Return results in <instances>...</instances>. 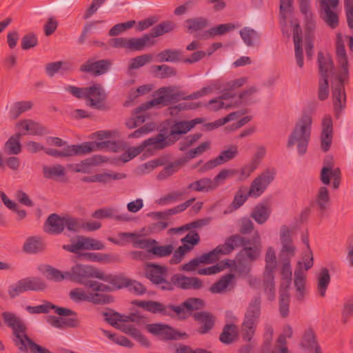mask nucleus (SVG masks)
I'll list each match as a JSON object with an SVG mask.
<instances>
[{"mask_svg":"<svg viewBox=\"0 0 353 353\" xmlns=\"http://www.w3.org/2000/svg\"><path fill=\"white\" fill-rule=\"evenodd\" d=\"M163 137L161 134H157L155 137H150L142 142V143L136 147L129 148L127 150L130 154L132 159L141 154L146 147L152 145L154 150H163L165 148V143Z\"/></svg>","mask_w":353,"mask_h":353,"instance_id":"nucleus-19","label":"nucleus"},{"mask_svg":"<svg viewBox=\"0 0 353 353\" xmlns=\"http://www.w3.org/2000/svg\"><path fill=\"white\" fill-rule=\"evenodd\" d=\"M185 163V160L179 159L165 166L157 175L159 180H163L179 171V168Z\"/></svg>","mask_w":353,"mask_h":353,"instance_id":"nucleus-46","label":"nucleus"},{"mask_svg":"<svg viewBox=\"0 0 353 353\" xmlns=\"http://www.w3.org/2000/svg\"><path fill=\"white\" fill-rule=\"evenodd\" d=\"M317 61L321 77L328 79V72L334 68L332 59L330 57L325 58L322 52H319Z\"/></svg>","mask_w":353,"mask_h":353,"instance_id":"nucleus-47","label":"nucleus"},{"mask_svg":"<svg viewBox=\"0 0 353 353\" xmlns=\"http://www.w3.org/2000/svg\"><path fill=\"white\" fill-rule=\"evenodd\" d=\"M105 157L101 155H94L92 157L86 158L80 163L71 165L73 167L72 171L74 172L89 173L92 166L99 165L105 162Z\"/></svg>","mask_w":353,"mask_h":353,"instance_id":"nucleus-27","label":"nucleus"},{"mask_svg":"<svg viewBox=\"0 0 353 353\" xmlns=\"http://www.w3.org/2000/svg\"><path fill=\"white\" fill-rule=\"evenodd\" d=\"M101 272V270L92 265L76 264L66 274L68 276V281L83 285L88 279H100Z\"/></svg>","mask_w":353,"mask_h":353,"instance_id":"nucleus-9","label":"nucleus"},{"mask_svg":"<svg viewBox=\"0 0 353 353\" xmlns=\"http://www.w3.org/2000/svg\"><path fill=\"white\" fill-rule=\"evenodd\" d=\"M1 317L5 324L12 328L14 345L21 352H26L29 347L33 352L43 353V347L34 343L27 334V327L23 321L14 313L11 312H3Z\"/></svg>","mask_w":353,"mask_h":353,"instance_id":"nucleus-2","label":"nucleus"},{"mask_svg":"<svg viewBox=\"0 0 353 353\" xmlns=\"http://www.w3.org/2000/svg\"><path fill=\"white\" fill-rule=\"evenodd\" d=\"M263 286L268 299L270 301L275 299V283L274 272H264Z\"/></svg>","mask_w":353,"mask_h":353,"instance_id":"nucleus-41","label":"nucleus"},{"mask_svg":"<svg viewBox=\"0 0 353 353\" xmlns=\"http://www.w3.org/2000/svg\"><path fill=\"white\" fill-rule=\"evenodd\" d=\"M181 99L179 92H174L170 88L164 87L159 89L158 97L148 101L139 106L137 112L146 111L154 106H167Z\"/></svg>","mask_w":353,"mask_h":353,"instance_id":"nucleus-8","label":"nucleus"},{"mask_svg":"<svg viewBox=\"0 0 353 353\" xmlns=\"http://www.w3.org/2000/svg\"><path fill=\"white\" fill-rule=\"evenodd\" d=\"M175 27L176 24L172 21H165L153 27L148 34L151 39H153L155 37L172 32Z\"/></svg>","mask_w":353,"mask_h":353,"instance_id":"nucleus-43","label":"nucleus"},{"mask_svg":"<svg viewBox=\"0 0 353 353\" xmlns=\"http://www.w3.org/2000/svg\"><path fill=\"white\" fill-rule=\"evenodd\" d=\"M330 201L328 189L322 186L319 189L315 203L321 212H324L328 207Z\"/></svg>","mask_w":353,"mask_h":353,"instance_id":"nucleus-50","label":"nucleus"},{"mask_svg":"<svg viewBox=\"0 0 353 353\" xmlns=\"http://www.w3.org/2000/svg\"><path fill=\"white\" fill-rule=\"evenodd\" d=\"M21 136V133H16L6 141L5 145L8 149L9 154H18L21 152V144L20 143Z\"/></svg>","mask_w":353,"mask_h":353,"instance_id":"nucleus-54","label":"nucleus"},{"mask_svg":"<svg viewBox=\"0 0 353 353\" xmlns=\"http://www.w3.org/2000/svg\"><path fill=\"white\" fill-rule=\"evenodd\" d=\"M174 250V247L172 244L159 245V243L156 241L155 244H152L151 248L148 249V253L159 257L162 258L170 255Z\"/></svg>","mask_w":353,"mask_h":353,"instance_id":"nucleus-49","label":"nucleus"},{"mask_svg":"<svg viewBox=\"0 0 353 353\" xmlns=\"http://www.w3.org/2000/svg\"><path fill=\"white\" fill-rule=\"evenodd\" d=\"M175 286L182 290H199L203 288V281L194 276H186L181 274H175L172 276Z\"/></svg>","mask_w":353,"mask_h":353,"instance_id":"nucleus-20","label":"nucleus"},{"mask_svg":"<svg viewBox=\"0 0 353 353\" xmlns=\"http://www.w3.org/2000/svg\"><path fill=\"white\" fill-rule=\"evenodd\" d=\"M92 216L95 219H106V218H114L117 221H126L128 218L125 215H115L113 214V210L111 208H100L95 210Z\"/></svg>","mask_w":353,"mask_h":353,"instance_id":"nucleus-53","label":"nucleus"},{"mask_svg":"<svg viewBox=\"0 0 353 353\" xmlns=\"http://www.w3.org/2000/svg\"><path fill=\"white\" fill-rule=\"evenodd\" d=\"M240 36L248 46H252L254 40L259 39L258 33L248 27H245L240 30Z\"/></svg>","mask_w":353,"mask_h":353,"instance_id":"nucleus-57","label":"nucleus"},{"mask_svg":"<svg viewBox=\"0 0 353 353\" xmlns=\"http://www.w3.org/2000/svg\"><path fill=\"white\" fill-rule=\"evenodd\" d=\"M312 119L310 112H303L301 117L295 124V126L289 136L287 143L288 148L297 143V151L302 156L307 152V145L310 139Z\"/></svg>","mask_w":353,"mask_h":353,"instance_id":"nucleus-3","label":"nucleus"},{"mask_svg":"<svg viewBox=\"0 0 353 353\" xmlns=\"http://www.w3.org/2000/svg\"><path fill=\"white\" fill-rule=\"evenodd\" d=\"M265 266L264 272H274L276 267L275 251L272 247H269L265 256Z\"/></svg>","mask_w":353,"mask_h":353,"instance_id":"nucleus-60","label":"nucleus"},{"mask_svg":"<svg viewBox=\"0 0 353 353\" xmlns=\"http://www.w3.org/2000/svg\"><path fill=\"white\" fill-rule=\"evenodd\" d=\"M330 281L331 277L328 269L327 268H322L317 277V290L321 297L325 296Z\"/></svg>","mask_w":353,"mask_h":353,"instance_id":"nucleus-44","label":"nucleus"},{"mask_svg":"<svg viewBox=\"0 0 353 353\" xmlns=\"http://www.w3.org/2000/svg\"><path fill=\"white\" fill-rule=\"evenodd\" d=\"M65 228H66L68 231L78 232L81 228L83 229V222L77 218L65 216Z\"/></svg>","mask_w":353,"mask_h":353,"instance_id":"nucleus-64","label":"nucleus"},{"mask_svg":"<svg viewBox=\"0 0 353 353\" xmlns=\"http://www.w3.org/2000/svg\"><path fill=\"white\" fill-rule=\"evenodd\" d=\"M100 280L111 284L112 287L114 288V290L128 288L132 284V280L125 277L123 274L117 275L105 274L101 272Z\"/></svg>","mask_w":353,"mask_h":353,"instance_id":"nucleus-29","label":"nucleus"},{"mask_svg":"<svg viewBox=\"0 0 353 353\" xmlns=\"http://www.w3.org/2000/svg\"><path fill=\"white\" fill-rule=\"evenodd\" d=\"M200 241L199 234L194 230H190L183 238L181 239L182 245L189 252Z\"/></svg>","mask_w":353,"mask_h":353,"instance_id":"nucleus-55","label":"nucleus"},{"mask_svg":"<svg viewBox=\"0 0 353 353\" xmlns=\"http://www.w3.org/2000/svg\"><path fill=\"white\" fill-rule=\"evenodd\" d=\"M32 108V103L28 101L15 102L10 110V116L14 119H17L22 113L30 110Z\"/></svg>","mask_w":353,"mask_h":353,"instance_id":"nucleus-52","label":"nucleus"},{"mask_svg":"<svg viewBox=\"0 0 353 353\" xmlns=\"http://www.w3.org/2000/svg\"><path fill=\"white\" fill-rule=\"evenodd\" d=\"M152 68L154 76L160 79L175 77L177 74L174 67L165 64L154 65Z\"/></svg>","mask_w":353,"mask_h":353,"instance_id":"nucleus-48","label":"nucleus"},{"mask_svg":"<svg viewBox=\"0 0 353 353\" xmlns=\"http://www.w3.org/2000/svg\"><path fill=\"white\" fill-rule=\"evenodd\" d=\"M106 148L109 151L117 152L119 143L114 141H85L80 144L66 145L59 150L51 148H45L44 152L55 158H66L74 156H84L92 152Z\"/></svg>","mask_w":353,"mask_h":353,"instance_id":"nucleus-1","label":"nucleus"},{"mask_svg":"<svg viewBox=\"0 0 353 353\" xmlns=\"http://www.w3.org/2000/svg\"><path fill=\"white\" fill-rule=\"evenodd\" d=\"M196 321L199 322L201 326L198 329V332L205 334L209 332L214 326V316L210 312H199L192 314Z\"/></svg>","mask_w":353,"mask_h":353,"instance_id":"nucleus-24","label":"nucleus"},{"mask_svg":"<svg viewBox=\"0 0 353 353\" xmlns=\"http://www.w3.org/2000/svg\"><path fill=\"white\" fill-rule=\"evenodd\" d=\"M118 236L121 240H125L127 238L132 239L134 248L141 249H149L152 244L156 243V240L152 239H140L141 235L135 232H119Z\"/></svg>","mask_w":353,"mask_h":353,"instance_id":"nucleus-28","label":"nucleus"},{"mask_svg":"<svg viewBox=\"0 0 353 353\" xmlns=\"http://www.w3.org/2000/svg\"><path fill=\"white\" fill-rule=\"evenodd\" d=\"M65 90L77 99H85L86 104L92 108L97 110L104 108L105 96L101 84L85 88L68 85Z\"/></svg>","mask_w":353,"mask_h":353,"instance_id":"nucleus-7","label":"nucleus"},{"mask_svg":"<svg viewBox=\"0 0 353 353\" xmlns=\"http://www.w3.org/2000/svg\"><path fill=\"white\" fill-rule=\"evenodd\" d=\"M112 65V61L111 59L94 61L92 59H89L80 66L79 70L98 77L107 73L111 69Z\"/></svg>","mask_w":353,"mask_h":353,"instance_id":"nucleus-13","label":"nucleus"},{"mask_svg":"<svg viewBox=\"0 0 353 353\" xmlns=\"http://www.w3.org/2000/svg\"><path fill=\"white\" fill-rule=\"evenodd\" d=\"M62 248L69 252L77 254L80 257L81 250H102L105 248L104 244L95 239L83 235L77 236L75 243L63 245Z\"/></svg>","mask_w":353,"mask_h":353,"instance_id":"nucleus-10","label":"nucleus"},{"mask_svg":"<svg viewBox=\"0 0 353 353\" xmlns=\"http://www.w3.org/2000/svg\"><path fill=\"white\" fill-rule=\"evenodd\" d=\"M271 212V208L267 202L259 203L253 208L251 217L258 224L262 225L268 221Z\"/></svg>","mask_w":353,"mask_h":353,"instance_id":"nucleus-32","label":"nucleus"},{"mask_svg":"<svg viewBox=\"0 0 353 353\" xmlns=\"http://www.w3.org/2000/svg\"><path fill=\"white\" fill-rule=\"evenodd\" d=\"M50 310H54L55 313L61 316H70L77 315V312L74 310L67 307L58 306L48 301H44L43 304L42 305L36 306L28 305L26 307V310L30 314H48Z\"/></svg>","mask_w":353,"mask_h":353,"instance_id":"nucleus-16","label":"nucleus"},{"mask_svg":"<svg viewBox=\"0 0 353 353\" xmlns=\"http://www.w3.org/2000/svg\"><path fill=\"white\" fill-rule=\"evenodd\" d=\"M210 144L209 141L203 142L198 147L190 150L188 152L185 153V157L181 158L182 160H185V163L190 161L192 159L196 157L199 155H201L204 152L210 148Z\"/></svg>","mask_w":353,"mask_h":353,"instance_id":"nucleus-59","label":"nucleus"},{"mask_svg":"<svg viewBox=\"0 0 353 353\" xmlns=\"http://www.w3.org/2000/svg\"><path fill=\"white\" fill-rule=\"evenodd\" d=\"M237 335L236 325L234 323H227L219 336V340L224 344H230L235 341Z\"/></svg>","mask_w":353,"mask_h":353,"instance_id":"nucleus-45","label":"nucleus"},{"mask_svg":"<svg viewBox=\"0 0 353 353\" xmlns=\"http://www.w3.org/2000/svg\"><path fill=\"white\" fill-rule=\"evenodd\" d=\"M46 245L40 236H34L28 237L23 245V251L28 254H36L43 252Z\"/></svg>","mask_w":353,"mask_h":353,"instance_id":"nucleus-36","label":"nucleus"},{"mask_svg":"<svg viewBox=\"0 0 353 353\" xmlns=\"http://www.w3.org/2000/svg\"><path fill=\"white\" fill-rule=\"evenodd\" d=\"M48 225L45 231L50 234L57 235L61 234L65 229V216H61L56 213L51 214L46 221Z\"/></svg>","mask_w":353,"mask_h":353,"instance_id":"nucleus-26","label":"nucleus"},{"mask_svg":"<svg viewBox=\"0 0 353 353\" xmlns=\"http://www.w3.org/2000/svg\"><path fill=\"white\" fill-rule=\"evenodd\" d=\"M204 306L205 302L203 299L189 297L178 305L161 303L160 314L179 321H184L192 316L193 311L201 310Z\"/></svg>","mask_w":353,"mask_h":353,"instance_id":"nucleus-5","label":"nucleus"},{"mask_svg":"<svg viewBox=\"0 0 353 353\" xmlns=\"http://www.w3.org/2000/svg\"><path fill=\"white\" fill-rule=\"evenodd\" d=\"M183 52L179 49L168 48L156 55V60L159 63L171 62L177 63L183 62Z\"/></svg>","mask_w":353,"mask_h":353,"instance_id":"nucleus-31","label":"nucleus"},{"mask_svg":"<svg viewBox=\"0 0 353 353\" xmlns=\"http://www.w3.org/2000/svg\"><path fill=\"white\" fill-rule=\"evenodd\" d=\"M208 25V19L203 17L188 19L184 22L185 31L190 34L204 30Z\"/></svg>","mask_w":353,"mask_h":353,"instance_id":"nucleus-33","label":"nucleus"},{"mask_svg":"<svg viewBox=\"0 0 353 353\" xmlns=\"http://www.w3.org/2000/svg\"><path fill=\"white\" fill-rule=\"evenodd\" d=\"M95 177V183H107L110 182L111 180H118L122 179L126 177V174L120 172H114V173H107L103 172L100 174H97L94 175Z\"/></svg>","mask_w":353,"mask_h":353,"instance_id":"nucleus-58","label":"nucleus"},{"mask_svg":"<svg viewBox=\"0 0 353 353\" xmlns=\"http://www.w3.org/2000/svg\"><path fill=\"white\" fill-rule=\"evenodd\" d=\"M275 174L274 170L266 169L252 181L248 191V195H250V196H260L265 191L267 186L274 180Z\"/></svg>","mask_w":353,"mask_h":353,"instance_id":"nucleus-14","label":"nucleus"},{"mask_svg":"<svg viewBox=\"0 0 353 353\" xmlns=\"http://www.w3.org/2000/svg\"><path fill=\"white\" fill-rule=\"evenodd\" d=\"M235 276L232 273L223 275L219 281L215 282L210 288V291L213 294H219L223 292L232 284H234Z\"/></svg>","mask_w":353,"mask_h":353,"instance_id":"nucleus-38","label":"nucleus"},{"mask_svg":"<svg viewBox=\"0 0 353 353\" xmlns=\"http://www.w3.org/2000/svg\"><path fill=\"white\" fill-rule=\"evenodd\" d=\"M320 4L324 12V16L322 17L324 21L332 29L338 27L339 15L332 10L334 8L331 6L330 0H320Z\"/></svg>","mask_w":353,"mask_h":353,"instance_id":"nucleus-30","label":"nucleus"},{"mask_svg":"<svg viewBox=\"0 0 353 353\" xmlns=\"http://www.w3.org/2000/svg\"><path fill=\"white\" fill-rule=\"evenodd\" d=\"M47 278L55 282H61L63 280L68 281V276L66 274L68 271L61 272V270L48 266L46 269Z\"/></svg>","mask_w":353,"mask_h":353,"instance_id":"nucleus-61","label":"nucleus"},{"mask_svg":"<svg viewBox=\"0 0 353 353\" xmlns=\"http://www.w3.org/2000/svg\"><path fill=\"white\" fill-rule=\"evenodd\" d=\"M348 78L344 77L343 73L337 75L338 82L332 88L333 105L335 117L339 119L341 117L342 110L346 105V93L345 90V82Z\"/></svg>","mask_w":353,"mask_h":353,"instance_id":"nucleus-11","label":"nucleus"},{"mask_svg":"<svg viewBox=\"0 0 353 353\" xmlns=\"http://www.w3.org/2000/svg\"><path fill=\"white\" fill-rule=\"evenodd\" d=\"M26 291L41 292L47 288L46 281L38 276H30L22 279Z\"/></svg>","mask_w":353,"mask_h":353,"instance_id":"nucleus-40","label":"nucleus"},{"mask_svg":"<svg viewBox=\"0 0 353 353\" xmlns=\"http://www.w3.org/2000/svg\"><path fill=\"white\" fill-rule=\"evenodd\" d=\"M216 189L215 182L210 178H202L190 183L187 186V190L195 192H208Z\"/></svg>","mask_w":353,"mask_h":353,"instance_id":"nucleus-37","label":"nucleus"},{"mask_svg":"<svg viewBox=\"0 0 353 353\" xmlns=\"http://www.w3.org/2000/svg\"><path fill=\"white\" fill-rule=\"evenodd\" d=\"M261 297L258 295L254 296L248 305L241 323V336L243 341H254L261 315Z\"/></svg>","mask_w":353,"mask_h":353,"instance_id":"nucleus-6","label":"nucleus"},{"mask_svg":"<svg viewBox=\"0 0 353 353\" xmlns=\"http://www.w3.org/2000/svg\"><path fill=\"white\" fill-rule=\"evenodd\" d=\"M234 28L235 25L232 23L219 24L205 31L202 35V38L205 39L214 38L216 36L225 34L233 30Z\"/></svg>","mask_w":353,"mask_h":353,"instance_id":"nucleus-39","label":"nucleus"},{"mask_svg":"<svg viewBox=\"0 0 353 353\" xmlns=\"http://www.w3.org/2000/svg\"><path fill=\"white\" fill-rule=\"evenodd\" d=\"M77 316H74V317H69L67 316H48L46 317V321L51 325L52 327L58 328V329H64L66 327L70 328H77L80 325V321L77 318Z\"/></svg>","mask_w":353,"mask_h":353,"instance_id":"nucleus-23","label":"nucleus"},{"mask_svg":"<svg viewBox=\"0 0 353 353\" xmlns=\"http://www.w3.org/2000/svg\"><path fill=\"white\" fill-rule=\"evenodd\" d=\"M65 174V169L60 164H57L54 166H43V175L45 179H53L63 176Z\"/></svg>","mask_w":353,"mask_h":353,"instance_id":"nucleus-51","label":"nucleus"},{"mask_svg":"<svg viewBox=\"0 0 353 353\" xmlns=\"http://www.w3.org/2000/svg\"><path fill=\"white\" fill-rule=\"evenodd\" d=\"M102 315L104 316V321L106 323L115 328H119L118 322H121V314L110 309L109 312H103Z\"/></svg>","mask_w":353,"mask_h":353,"instance_id":"nucleus-62","label":"nucleus"},{"mask_svg":"<svg viewBox=\"0 0 353 353\" xmlns=\"http://www.w3.org/2000/svg\"><path fill=\"white\" fill-rule=\"evenodd\" d=\"M144 271L147 279L152 283L159 285L164 281V276L167 274L168 268L164 265L148 263L145 265Z\"/></svg>","mask_w":353,"mask_h":353,"instance_id":"nucleus-22","label":"nucleus"},{"mask_svg":"<svg viewBox=\"0 0 353 353\" xmlns=\"http://www.w3.org/2000/svg\"><path fill=\"white\" fill-rule=\"evenodd\" d=\"M79 258H83L87 261L94 262L110 263L113 261V260L112 259V256L103 253L84 252L80 254Z\"/></svg>","mask_w":353,"mask_h":353,"instance_id":"nucleus-56","label":"nucleus"},{"mask_svg":"<svg viewBox=\"0 0 353 353\" xmlns=\"http://www.w3.org/2000/svg\"><path fill=\"white\" fill-rule=\"evenodd\" d=\"M353 316V298L346 300L344 303L341 321L343 324H346L349 319Z\"/></svg>","mask_w":353,"mask_h":353,"instance_id":"nucleus-63","label":"nucleus"},{"mask_svg":"<svg viewBox=\"0 0 353 353\" xmlns=\"http://www.w3.org/2000/svg\"><path fill=\"white\" fill-rule=\"evenodd\" d=\"M147 330L160 337L162 341L178 340L186 334L181 333L168 324L152 323L146 325Z\"/></svg>","mask_w":353,"mask_h":353,"instance_id":"nucleus-12","label":"nucleus"},{"mask_svg":"<svg viewBox=\"0 0 353 353\" xmlns=\"http://www.w3.org/2000/svg\"><path fill=\"white\" fill-rule=\"evenodd\" d=\"M331 178H333L332 188L335 190L338 189L341 179V172L339 168H334L333 173H331V170L328 168L321 170L320 179L324 185H329Z\"/></svg>","mask_w":353,"mask_h":353,"instance_id":"nucleus-35","label":"nucleus"},{"mask_svg":"<svg viewBox=\"0 0 353 353\" xmlns=\"http://www.w3.org/2000/svg\"><path fill=\"white\" fill-rule=\"evenodd\" d=\"M333 121L330 115H325L322 121V132L321 134V148L324 152H327L332 143Z\"/></svg>","mask_w":353,"mask_h":353,"instance_id":"nucleus-21","label":"nucleus"},{"mask_svg":"<svg viewBox=\"0 0 353 353\" xmlns=\"http://www.w3.org/2000/svg\"><path fill=\"white\" fill-rule=\"evenodd\" d=\"M249 241L248 245H244L236 254L237 269L241 275L249 274L251 271V263L259 258L261 252V241L258 231L254 232Z\"/></svg>","mask_w":353,"mask_h":353,"instance_id":"nucleus-4","label":"nucleus"},{"mask_svg":"<svg viewBox=\"0 0 353 353\" xmlns=\"http://www.w3.org/2000/svg\"><path fill=\"white\" fill-rule=\"evenodd\" d=\"M238 154L237 146L232 145L228 150L220 152L218 157L207 161L201 168L202 172L212 170L216 166L233 159Z\"/></svg>","mask_w":353,"mask_h":353,"instance_id":"nucleus-18","label":"nucleus"},{"mask_svg":"<svg viewBox=\"0 0 353 353\" xmlns=\"http://www.w3.org/2000/svg\"><path fill=\"white\" fill-rule=\"evenodd\" d=\"M156 43L154 39H151L148 34H144L141 38H130L128 39V50L141 51L145 46H152Z\"/></svg>","mask_w":353,"mask_h":353,"instance_id":"nucleus-34","label":"nucleus"},{"mask_svg":"<svg viewBox=\"0 0 353 353\" xmlns=\"http://www.w3.org/2000/svg\"><path fill=\"white\" fill-rule=\"evenodd\" d=\"M336 54L338 62L342 68V71L340 73H343L344 77L349 78L347 57L345 44L340 33L336 36Z\"/></svg>","mask_w":353,"mask_h":353,"instance_id":"nucleus-25","label":"nucleus"},{"mask_svg":"<svg viewBox=\"0 0 353 353\" xmlns=\"http://www.w3.org/2000/svg\"><path fill=\"white\" fill-rule=\"evenodd\" d=\"M280 240L282 245L280 258L283 261H290L295 255L296 247L293 243L291 231L286 225H282L281 228Z\"/></svg>","mask_w":353,"mask_h":353,"instance_id":"nucleus-15","label":"nucleus"},{"mask_svg":"<svg viewBox=\"0 0 353 353\" xmlns=\"http://www.w3.org/2000/svg\"><path fill=\"white\" fill-rule=\"evenodd\" d=\"M191 130L188 121H175L172 125L170 134L166 135L164 133H159L163 137L165 143V148L173 145L179 139V135L185 134Z\"/></svg>","mask_w":353,"mask_h":353,"instance_id":"nucleus-17","label":"nucleus"},{"mask_svg":"<svg viewBox=\"0 0 353 353\" xmlns=\"http://www.w3.org/2000/svg\"><path fill=\"white\" fill-rule=\"evenodd\" d=\"M301 345L303 349L310 352L314 351V353H316V348L320 347V345L316 339V334L312 328H309L305 332Z\"/></svg>","mask_w":353,"mask_h":353,"instance_id":"nucleus-42","label":"nucleus"}]
</instances>
